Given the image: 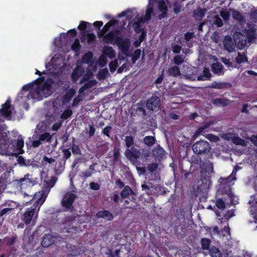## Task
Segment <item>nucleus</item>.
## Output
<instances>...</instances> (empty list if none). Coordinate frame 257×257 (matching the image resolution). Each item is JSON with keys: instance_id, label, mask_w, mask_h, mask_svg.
<instances>
[{"instance_id": "47", "label": "nucleus", "mask_w": 257, "mask_h": 257, "mask_svg": "<svg viewBox=\"0 0 257 257\" xmlns=\"http://www.w3.org/2000/svg\"><path fill=\"white\" fill-rule=\"evenodd\" d=\"M39 139L41 141L49 142L51 139V136L49 133H45L40 135Z\"/></svg>"}, {"instance_id": "28", "label": "nucleus", "mask_w": 257, "mask_h": 257, "mask_svg": "<svg viewBox=\"0 0 257 257\" xmlns=\"http://www.w3.org/2000/svg\"><path fill=\"white\" fill-rule=\"evenodd\" d=\"M103 55L108 56L109 58L112 59L115 57L114 51L112 47L109 46H105L103 51Z\"/></svg>"}, {"instance_id": "16", "label": "nucleus", "mask_w": 257, "mask_h": 257, "mask_svg": "<svg viewBox=\"0 0 257 257\" xmlns=\"http://www.w3.org/2000/svg\"><path fill=\"white\" fill-rule=\"evenodd\" d=\"M54 242V238L52 235L48 234H45L41 242V245L43 247H48Z\"/></svg>"}, {"instance_id": "30", "label": "nucleus", "mask_w": 257, "mask_h": 257, "mask_svg": "<svg viewBox=\"0 0 257 257\" xmlns=\"http://www.w3.org/2000/svg\"><path fill=\"white\" fill-rule=\"evenodd\" d=\"M130 194L135 195V193L128 186H125L123 190L120 192V196L122 198H126Z\"/></svg>"}, {"instance_id": "57", "label": "nucleus", "mask_w": 257, "mask_h": 257, "mask_svg": "<svg viewBox=\"0 0 257 257\" xmlns=\"http://www.w3.org/2000/svg\"><path fill=\"white\" fill-rule=\"evenodd\" d=\"M158 7L160 11L164 12L167 11V7L164 1H161L158 4Z\"/></svg>"}, {"instance_id": "4", "label": "nucleus", "mask_w": 257, "mask_h": 257, "mask_svg": "<svg viewBox=\"0 0 257 257\" xmlns=\"http://www.w3.org/2000/svg\"><path fill=\"white\" fill-rule=\"evenodd\" d=\"M161 105V101L160 98L155 95H153L146 101V106L147 108L153 112L158 111L160 109Z\"/></svg>"}, {"instance_id": "29", "label": "nucleus", "mask_w": 257, "mask_h": 257, "mask_svg": "<svg viewBox=\"0 0 257 257\" xmlns=\"http://www.w3.org/2000/svg\"><path fill=\"white\" fill-rule=\"evenodd\" d=\"M109 75L108 69L105 68L100 69L97 75V78L99 80H104Z\"/></svg>"}, {"instance_id": "9", "label": "nucleus", "mask_w": 257, "mask_h": 257, "mask_svg": "<svg viewBox=\"0 0 257 257\" xmlns=\"http://www.w3.org/2000/svg\"><path fill=\"white\" fill-rule=\"evenodd\" d=\"M76 197V196L72 193L65 194V212H72L74 211L72 205Z\"/></svg>"}, {"instance_id": "26", "label": "nucleus", "mask_w": 257, "mask_h": 257, "mask_svg": "<svg viewBox=\"0 0 257 257\" xmlns=\"http://www.w3.org/2000/svg\"><path fill=\"white\" fill-rule=\"evenodd\" d=\"M156 142V138L153 136H146L143 139V143L148 147L153 146Z\"/></svg>"}, {"instance_id": "56", "label": "nucleus", "mask_w": 257, "mask_h": 257, "mask_svg": "<svg viewBox=\"0 0 257 257\" xmlns=\"http://www.w3.org/2000/svg\"><path fill=\"white\" fill-rule=\"evenodd\" d=\"M64 170V167L60 165V163L58 164V165L56 164L55 168V173L57 175H59L61 174L63 170Z\"/></svg>"}, {"instance_id": "49", "label": "nucleus", "mask_w": 257, "mask_h": 257, "mask_svg": "<svg viewBox=\"0 0 257 257\" xmlns=\"http://www.w3.org/2000/svg\"><path fill=\"white\" fill-rule=\"evenodd\" d=\"M81 47V45L79 44V41L78 39H76L74 42L71 46V48L73 51H75L76 52L79 51Z\"/></svg>"}, {"instance_id": "27", "label": "nucleus", "mask_w": 257, "mask_h": 257, "mask_svg": "<svg viewBox=\"0 0 257 257\" xmlns=\"http://www.w3.org/2000/svg\"><path fill=\"white\" fill-rule=\"evenodd\" d=\"M213 104L216 105H221L223 106L230 104V100L224 98H216L213 100Z\"/></svg>"}, {"instance_id": "31", "label": "nucleus", "mask_w": 257, "mask_h": 257, "mask_svg": "<svg viewBox=\"0 0 257 257\" xmlns=\"http://www.w3.org/2000/svg\"><path fill=\"white\" fill-rule=\"evenodd\" d=\"M232 142L236 145H240L243 147H246L247 145V143L244 140L241 139L239 137L234 135Z\"/></svg>"}, {"instance_id": "11", "label": "nucleus", "mask_w": 257, "mask_h": 257, "mask_svg": "<svg viewBox=\"0 0 257 257\" xmlns=\"http://www.w3.org/2000/svg\"><path fill=\"white\" fill-rule=\"evenodd\" d=\"M117 45L121 50L122 53H125L130 47V41L128 39H119L117 41Z\"/></svg>"}, {"instance_id": "24", "label": "nucleus", "mask_w": 257, "mask_h": 257, "mask_svg": "<svg viewBox=\"0 0 257 257\" xmlns=\"http://www.w3.org/2000/svg\"><path fill=\"white\" fill-rule=\"evenodd\" d=\"M167 72L169 75L174 77H177V76L181 75L180 69L177 66H174L171 68H169L167 69Z\"/></svg>"}, {"instance_id": "6", "label": "nucleus", "mask_w": 257, "mask_h": 257, "mask_svg": "<svg viewBox=\"0 0 257 257\" xmlns=\"http://www.w3.org/2000/svg\"><path fill=\"white\" fill-rule=\"evenodd\" d=\"M88 78V75H84L81 79L80 83H84L79 89V93H82L84 91L90 89L96 85L97 82L96 80H87Z\"/></svg>"}, {"instance_id": "54", "label": "nucleus", "mask_w": 257, "mask_h": 257, "mask_svg": "<svg viewBox=\"0 0 257 257\" xmlns=\"http://www.w3.org/2000/svg\"><path fill=\"white\" fill-rule=\"evenodd\" d=\"M224 87V84L221 83V82H213L211 85L209 86V88H223Z\"/></svg>"}, {"instance_id": "38", "label": "nucleus", "mask_w": 257, "mask_h": 257, "mask_svg": "<svg viewBox=\"0 0 257 257\" xmlns=\"http://www.w3.org/2000/svg\"><path fill=\"white\" fill-rule=\"evenodd\" d=\"M214 123V121H209L208 122H206L204 123L203 125L200 127L198 130L196 132V135H198L201 134L202 131L205 130V128H208L210 126H211L212 124H213Z\"/></svg>"}, {"instance_id": "37", "label": "nucleus", "mask_w": 257, "mask_h": 257, "mask_svg": "<svg viewBox=\"0 0 257 257\" xmlns=\"http://www.w3.org/2000/svg\"><path fill=\"white\" fill-rule=\"evenodd\" d=\"M141 54V50L140 49H137L132 55V64H135L136 61L140 58Z\"/></svg>"}, {"instance_id": "18", "label": "nucleus", "mask_w": 257, "mask_h": 257, "mask_svg": "<svg viewBox=\"0 0 257 257\" xmlns=\"http://www.w3.org/2000/svg\"><path fill=\"white\" fill-rule=\"evenodd\" d=\"M96 216L98 218H103L107 220H111L113 218L112 214L107 210L99 211L96 214Z\"/></svg>"}, {"instance_id": "58", "label": "nucleus", "mask_w": 257, "mask_h": 257, "mask_svg": "<svg viewBox=\"0 0 257 257\" xmlns=\"http://www.w3.org/2000/svg\"><path fill=\"white\" fill-rule=\"evenodd\" d=\"M115 21L114 20H112L109 21L107 24H106L104 27L103 28L102 30L103 31V33H105L109 29V28L110 26H112L114 25Z\"/></svg>"}, {"instance_id": "1", "label": "nucleus", "mask_w": 257, "mask_h": 257, "mask_svg": "<svg viewBox=\"0 0 257 257\" xmlns=\"http://www.w3.org/2000/svg\"><path fill=\"white\" fill-rule=\"evenodd\" d=\"M46 68L52 66L49 70V75L52 78L45 81L44 76H39L33 82L35 89L31 90L27 95L28 99L41 100L55 92L56 98L52 103L53 112L51 110L46 114L48 119L60 118L64 119V56L62 54H55L50 62L46 64Z\"/></svg>"}, {"instance_id": "36", "label": "nucleus", "mask_w": 257, "mask_h": 257, "mask_svg": "<svg viewBox=\"0 0 257 257\" xmlns=\"http://www.w3.org/2000/svg\"><path fill=\"white\" fill-rule=\"evenodd\" d=\"M235 61L237 64H241V63L247 62V58L245 54L238 53L237 56L235 58Z\"/></svg>"}, {"instance_id": "8", "label": "nucleus", "mask_w": 257, "mask_h": 257, "mask_svg": "<svg viewBox=\"0 0 257 257\" xmlns=\"http://www.w3.org/2000/svg\"><path fill=\"white\" fill-rule=\"evenodd\" d=\"M234 40L235 44L236 45V47L239 49H242L244 48L246 44V36L240 33L234 34Z\"/></svg>"}, {"instance_id": "10", "label": "nucleus", "mask_w": 257, "mask_h": 257, "mask_svg": "<svg viewBox=\"0 0 257 257\" xmlns=\"http://www.w3.org/2000/svg\"><path fill=\"white\" fill-rule=\"evenodd\" d=\"M223 44L224 49L228 52H232L235 50V43L232 38L229 36H225L223 39Z\"/></svg>"}, {"instance_id": "17", "label": "nucleus", "mask_w": 257, "mask_h": 257, "mask_svg": "<svg viewBox=\"0 0 257 257\" xmlns=\"http://www.w3.org/2000/svg\"><path fill=\"white\" fill-rule=\"evenodd\" d=\"M200 168L202 170H204V171L206 172L208 174H210L213 172V164L209 161L204 162L201 164Z\"/></svg>"}, {"instance_id": "34", "label": "nucleus", "mask_w": 257, "mask_h": 257, "mask_svg": "<svg viewBox=\"0 0 257 257\" xmlns=\"http://www.w3.org/2000/svg\"><path fill=\"white\" fill-rule=\"evenodd\" d=\"M211 240L207 238H202L201 240V244L202 248L204 250H209Z\"/></svg>"}, {"instance_id": "42", "label": "nucleus", "mask_w": 257, "mask_h": 257, "mask_svg": "<svg viewBox=\"0 0 257 257\" xmlns=\"http://www.w3.org/2000/svg\"><path fill=\"white\" fill-rule=\"evenodd\" d=\"M92 57V53L90 52L86 53L82 58V62L85 63H88L91 61Z\"/></svg>"}, {"instance_id": "60", "label": "nucleus", "mask_w": 257, "mask_h": 257, "mask_svg": "<svg viewBox=\"0 0 257 257\" xmlns=\"http://www.w3.org/2000/svg\"><path fill=\"white\" fill-rule=\"evenodd\" d=\"M216 206L219 209H224L225 208V203L221 199H218L216 202Z\"/></svg>"}, {"instance_id": "14", "label": "nucleus", "mask_w": 257, "mask_h": 257, "mask_svg": "<svg viewBox=\"0 0 257 257\" xmlns=\"http://www.w3.org/2000/svg\"><path fill=\"white\" fill-rule=\"evenodd\" d=\"M229 11L231 12V15L233 19L236 20L240 24L245 23L246 20L244 17L239 11L229 9Z\"/></svg>"}, {"instance_id": "50", "label": "nucleus", "mask_w": 257, "mask_h": 257, "mask_svg": "<svg viewBox=\"0 0 257 257\" xmlns=\"http://www.w3.org/2000/svg\"><path fill=\"white\" fill-rule=\"evenodd\" d=\"M34 86V83L32 82L24 85L22 87V90L25 91H29L30 92L31 90L35 89Z\"/></svg>"}, {"instance_id": "46", "label": "nucleus", "mask_w": 257, "mask_h": 257, "mask_svg": "<svg viewBox=\"0 0 257 257\" xmlns=\"http://www.w3.org/2000/svg\"><path fill=\"white\" fill-rule=\"evenodd\" d=\"M213 24H215L218 27H222L223 25V22L221 19L218 16H215L212 17Z\"/></svg>"}, {"instance_id": "3", "label": "nucleus", "mask_w": 257, "mask_h": 257, "mask_svg": "<svg viewBox=\"0 0 257 257\" xmlns=\"http://www.w3.org/2000/svg\"><path fill=\"white\" fill-rule=\"evenodd\" d=\"M192 150L196 154H205L209 153L211 150L210 144L205 141L196 142L192 145Z\"/></svg>"}, {"instance_id": "15", "label": "nucleus", "mask_w": 257, "mask_h": 257, "mask_svg": "<svg viewBox=\"0 0 257 257\" xmlns=\"http://www.w3.org/2000/svg\"><path fill=\"white\" fill-rule=\"evenodd\" d=\"M152 1L150 0L145 17L141 18V22L145 23L149 21L151 19V15L153 13V5L152 4Z\"/></svg>"}, {"instance_id": "41", "label": "nucleus", "mask_w": 257, "mask_h": 257, "mask_svg": "<svg viewBox=\"0 0 257 257\" xmlns=\"http://www.w3.org/2000/svg\"><path fill=\"white\" fill-rule=\"evenodd\" d=\"M124 142L127 149L130 148L134 144V138L132 136H127L125 137Z\"/></svg>"}, {"instance_id": "25", "label": "nucleus", "mask_w": 257, "mask_h": 257, "mask_svg": "<svg viewBox=\"0 0 257 257\" xmlns=\"http://www.w3.org/2000/svg\"><path fill=\"white\" fill-rule=\"evenodd\" d=\"M153 156L157 158H162L165 155V151L160 145L155 148L152 151Z\"/></svg>"}, {"instance_id": "64", "label": "nucleus", "mask_w": 257, "mask_h": 257, "mask_svg": "<svg viewBox=\"0 0 257 257\" xmlns=\"http://www.w3.org/2000/svg\"><path fill=\"white\" fill-rule=\"evenodd\" d=\"M194 37V33L193 32H187L184 35V38L186 41H189Z\"/></svg>"}, {"instance_id": "5", "label": "nucleus", "mask_w": 257, "mask_h": 257, "mask_svg": "<svg viewBox=\"0 0 257 257\" xmlns=\"http://www.w3.org/2000/svg\"><path fill=\"white\" fill-rule=\"evenodd\" d=\"M141 155L140 151L134 147L127 149L124 152V155L126 158L134 165L137 163Z\"/></svg>"}, {"instance_id": "23", "label": "nucleus", "mask_w": 257, "mask_h": 257, "mask_svg": "<svg viewBox=\"0 0 257 257\" xmlns=\"http://www.w3.org/2000/svg\"><path fill=\"white\" fill-rule=\"evenodd\" d=\"M209 254L211 257H222L220 250L215 246H212L209 249Z\"/></svg>"}, {"instance_id": "45", "label": "nucleus", "mask_w": 257, "mask_h": 257, "mask_svg": "<svg viewBox=\"0 0 257 257\" xmlns=\"http://www.w3.org/2000/svg\"><path fill=\"white\" fill-rule=\"evenodd\" d=\"M158 167V164L157 163H153L148 164L147 166V169L149 170L150 174L154 173L156 171Z\"/></svg>"}, {"instance_id": "21", "label": "nucleus", "mask_w": 257, "mask_h": 257, "mask_svg": "<svg viewBox=\"0 0 257 257\" xmlns=\"http://www.w3.org/2000/svg\"><path fill=\"white\" fill-rule=\"evenodd\" d=\"M24 146V141L21 136L18 138L17 143H16V147L19 154H23L24 151L23 148Z\"/></svg>"}, {"instance_id": "2", "label": "nucleus", "mask_w": 257, "mask_h": 257, "mask_svg": "<svg viewBox=\"0 0 257 257\" xmlns=\"http://www.w3.org/2000/svg\"><path fill=\"white\" fill-rule=\"evenodd\" d=\"M47 197L44 193L41 194V197L38 198L37 201L35 202L33 206L30 208H28L26 212L24 213L22 220L26 224H29L32 219V218L35 212L36 208L39 205L40 207L44 203Z\"/></svg>"}, {"instance_id": "52", "label": "nucleus", "mask_w": 257, "mask_h": 257, "mask_svg": "<svg viewBox=\"0 0 257 257\" xmlns=\"http://www.w3.org/2000/svg\"><path fill=\"white\" fill-rule=\"evenodd\" d=\"M140 23H142L141 20L135 22L133 24V27L136 33H141V31L144 30L141 28Z\"/></svg>"}, {"instance_id": "20", "label": "nucleus", "mask_w": 257, "mask_h": 257, "mask_svg": "<svg viewBox=\"0 0 257 257\" xmlns=\"http://www.w3.org/2000/svg\"><path fill=\"white\" fill-rule=\"evenodd\" d=\"M194 190L196 196H202L203 194H205L206 192V185L201 183L200 185L194 187Z\"/></svg>"}, {"instance_id": "19", "label": "nucleus", "mask_w": 257, "mask_h": 257, "mask_svg": "<svg viewBox=\"0 0 257 257\" xmlns=\"http://www.w3.org/2000/svg\"><path fill=\"white\" fill-rule=\"evenodd\" d=\"M207 10L206 9L198 8L193 12V17L198 20H201L205 15Z\"/></svg>"}, {"instance_id": "22", "label": "nucleus", "mask_w": 257, "mask_h": 257, "mask_svg": "<svg viewBox=\"0 0 257 257\" xmlns=\"http://www.w3.org/2000/svg\"><path fill=\"white\" fill-rule=\"evenodd\" d=\"M211 69L213 73L218 75H220L223 73V67L222 65L218 62L213 64L211 66Z\"/></svg>"}, {"instance_id": "63", "label": "nucleus", "mask_w": 257, "mask_h": 257, "mask_svg": "<svg viewBox=\"0 0 257 257\" xmlns=\"http://www.w3.org/2000/svg\"><path fill=\"white\" fill-rule=\"evenodd\" d=\"M212 41L215 43H217L219 40V35L217 32H215L211 36Z\"/></svg>"}, {"instance_id": "35", "label": "nucleus", "mask_w": 257, "mask_h": 257, "mask_svg": "<svg viewBox=\"0 0 257 257\" xmlns=\"http://www.w3.org/2000/svg\"><path fill=\"white\" fill-rule=\"evenodd\" d=\"M84 72L83 70H82L80 67L77 66V68L74 70L72 77L74 81H76V79L82 74Z\"/></svg>"}, {"instance_id": "32", "label": "nucleus", "mask_w": 257, "mask_h": 257, "mask_svg": "<svg viewBox=\"0 0 257 257\" xmlns=\"http://www.w3.org/2000/svg\"><path fill=\"white\" fill-rule=\"evenodd\" d=\"M256 35V30L251 29L248 30L246 33V38H247L248 42H251L255 38Z\"/></svg>"}, {"instance_id": "13", "label": "nucleus", "mask_w": 257, "mask_h": 257, "mask_svg": "<svg viewBox=\"0 0 257 257\" xmlns=\"http://www.w3.org/2000/svg\"><path fill=\"white\" fill-rule=\"evenodd\" d=\"M10 142L8 135L4 131L0 135V149L5 151L9 148Z\"/></svg>"}, {"instance_id": "62", "label": "nucleus", "mask_w": 257, "mask_h": 257, "mask_svg": "<svg viewBox=\"0 0 257 257\" xmlns=\"http://www.w3.org/2000/svg\"><path fill=\"white\" fill-rule=\"evenodd\" d=\"M119 155H120L119 149L115 147L114 148V154H113L114 162H116L117 161V160L119 157Z\"/></svg>"}, {"instance_id": "51", "label": "nucleus", "mask_w": 257, "mask_h": 257, "mask_svg": "<svg viewBox=\"0 0 257 257\" xmlns=\"http://www.w3.org/2000/svg\"><path fill=\"white\" fill-rule=\"evenodd\" d=\"M230 13L231 12L229 11V10L228 11H221L220 12V16L224 21H227L229 19Z\"/></svg>"}, {"instance_id": "43", "label": "nucleus", "mask_w": 257, "mask_h": 257, "mask_svg": "<svg viewBox=\"0 0 257 257\" xmlns=\"http://www.w3.org/2000/svg\"><path fill=\"white\" fill-rule=\"evenodd\" d=\"M174 62L176 65H179L184 61V57L182 55H178L174 57Z\"/></svg>"}, {"instance_id": "7", "label": "nucleus", "mask_w": 257, "mask_h": 257, "mask_svg": "<svg viewBox=\"0 0 257 257\" xmlns=\"http://www.w3.org/2000/svg\"><path fill=\"white\" fill-rule=\"evenodd\" d=\"M11 113V100L8 99L2 105V108L0 109V121L3 122L5 118L10 117Z\"/></svg>"}, {"instance_id": "53", "label": "nucleus", "mask_w": 257, "mask_h": 257, "mask_svg": "<svg viewBox=\"0 0 257 257\" xmlns=\"http://www.w3.org/2000/svg\"><path fill=\"white\" fill-rule=\"evenodd\" d=\"M234 135H235L234 134L229 133L223 134L222 135L221 137L225 140H227V141L231 140V141H232V140L233 139Z\"/></svg>"}, {"instance_id": "61", "label": "nucleus", "mask_w": 257, "mask_h": 257, "mask_svg": "<svg viewBox=\"0 0 257 257\" xmlns=\"http://www.w3.org/2000/svg\"><path fill=\"white\" fill-rule=\"evenodd\" d=\"M171 48L173 53L179 54L182 49V47L178 45H174L172 46Z\"/></svg>"}, {"instance_id": "44", "label": "nucleus", "mask_w": 257, "mask_h": 257, "mask_svg": "<svg viewBox=\"0 0 257 257\" xmlns=\"http://www.w3.org/2000/svg\"><path fill=\"white\" fill-rule=\"evenodd\" d=\"M75 94V90L73 89L69 90L65 94V102L69 101Z\"/></svg>"}, {"instance_id": "12", "label": "nucleus", "mask_w": 257, "mask_h": 257, "mask_svg": "<svg viewBox=\"0 0 257 257\" xmlns=\"http://www.w3.org/2000/svg\"><path fill=\"white\" fill-rule=\"evenodd\" d=\"M64 33H61L60 35V37H57L55 39L54 41V45L57 47V51L64 53Z\"/></svg>"}, {"instance_id": "55", "label": "nucleus", "mask_w": 257, "mask_h": 257, "mask_svg": "<svg viewBox=\"0 0 257 257\" xmlns=\"http://www.w3.org/2000/svg\"><path fill=\"white\" fill-rule=\"evenodd\" d=\"M206 138L207 139H208L210 141L212 142H217L219 140V138H218V137L212 134L206 135Z\"/></svg>"}, {"instance_id": "33", "label": "nucleus", "mask_w": 257, "mask_h": 257, "mask_svg": "<svg viewBox=\"0 0 257 257\" xmlns=\"http://www.w3.org/2000/svg\"><path fill=\"white\" fill-rule=\"evenodd\" d=\"M55 163V160L53 158H48L44 156L42 160V164L44 167H46L47 164L53 165Z\"/></svg>"}, {"instance_id": "48", "label": "nucleus", "mask_w": 257, "mask_h": 257, "mask_svg": "<svg viewBox=\"0 0 257 257\" xmlns=\"http://www.w3.org/2000/svg\"><path fill=\"white\" fill-rule=\"evenodd\" d=\"M107 63V58L106 56L103 55H101L98 60V65L100 67H104Z\"/></svg>"}, {"instance_id": "39", "label": "nucleus", "mask_w": 257, "mask_h": 257, "mask_svg": "<svg viewBox=\"0 0 257 257\" xmlns=\"http://www.w3.org/2000/svg\"><path fill=\"white\" fill-rule=\"evenodd\" d=\"M240 169H241V167H240L238 165H236L234 167V168L232 171V174L230 175V176H229L227 178H226V179L227 180V181L229 182L230 181H234V180H236L235 175H236V172Z\"/></svg>"}, {"instance_id": "40", "label": "nucleus", "mask_w": 257, "mask_h": 257, "mask_svg": "<svg viewBox=\"0 0 257 257\" xmlns=\"http://www.w3.org/2000/svg\"><path fill=\"white\" fill-rule=\"evenodd\" d=\"M118 66V59H115L109 63V69L111 72H114Z\"/></svg>"}, {"instance_id": "59", "label": "nucleus", "mask_w": 257, "mask_h": 257, "mask_svg": "<svg viewBox=\"0 0 257 257\" xmlns=\"http://www.w3.org/2000/svg\"><path fill=\"white\" fill-rule=\"evenodd\" d=\"M182 6L179 3L176 2L173 5V11L176 14H178L181 12Z\"/></svg>"}]
</instances>
